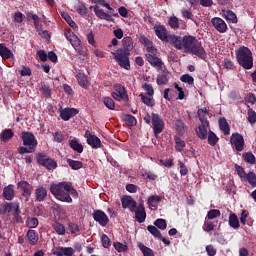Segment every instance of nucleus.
I'll return each instance as SVG.
<instances>
[{"instance_id": "56", "label": "nucleus", "mask_w": 256, "mask_h": 256, "mask_svg": "<svg viewBox=\"0 0 256 256\" xmlns=\"http://www.w3.org/2000/svg\"><path fill=\"white\" fill-rule=\"evenodd\" d=\"M168 24L171 29H178L179 28V18L177 16H171L168 20Z\"/></svg>"}, {"instance_id": "44", "label": "nucleus", "mask_w": 256, "mask_h": 256, "mask_svg": "<svg viewBox=\"0 0 256 256\" xmlns=\"http://www.w3.org/2000/svg\"><path fill=\"white\" fill-rule=\"evenodd\" d=\"M244 181H247L253 188L256 187V174L255 172H248Z\"/></svg>"}, {"instance_id": "10", "label": "nucleus", "mask_w": 256, "mask_h": 256, "mask_svg": "<svg viewBox=\"0 0 256 256\" xmlns=\"http://www.w3.org/2000/svg\"><path fill=\"white\" fill-rule=\"evenodd\" d=\"M92 216L100 227H107L109 225V216L103 210H94Z\"/></svg>"}, {"instance_id": "62", "label": "nucleus", "mask_w": 256, "mask_h": 256, "mask_svg": "<svg viewBox=\"0 0 256 256\" xmlns=\"http://www.w3.org/2000/svg\"><path fill=\"white\" fill-rule=\"evenodd\" d=\"M15 209V202H6L3 205V213H11Z\"/></svg>"}, {"instance_id": "17", "label": "nucleus", "mask_w": 256, "mask_h": 256, "mask_svg": "<svg viewBox=\"0 0 256 256\" xmlns=\"http://www.w3.org/2000/svg\"><path fill=\"white\" fill-rule=\"evenodd\" d=\"M211 23L214 29L218 31V33H227V23H225V20L219 17H216V18H212Z\"/></svg>"}, {"instance_id": "16", "label": "nucleus", "mask_w": 256, "mask_h": 256, "mask_svg": "<svg viewBox=\"0 0 256 256\" xmlns=\"http://www.w3.org/2000/svg\"><path fill=\"white\" fill-rule=\"evenodd\" d=\"M78 113L79 109L66 107L60 110V118L62 119V121H69L70 119H72V117L78 115Z\"/></svg>"}, {"instance_id": "2", "label": "nucleus", "mask_w": 256, "mask_h": 256, "mask_svg": "<svg viewBox=\"0 0 256 256\" xmlns=\"http://www.w3.org/2000/svg\"><path fill=\"white\" fill-rule=\"evenodd\" d=\"M123 48H119L116 52H111L115 61L120 67L129 71L131 69V62L129 61V56L131 51L135 49V42L131 36H125L122 39Z\"/></svg>"}, {"instance_id": "14", "label": "nucleus", "mask_w": 256, "mask_h": 256, "mask_svg": "<svg viewBox=\"0 0 256 256\" xmlns=\"http://www.w3.org/2000/svg\"><path fill=\"white\" fill-rule=\"evenodd\" d=\"M230 143L234 145L236 151H243L245 147V140L243 139V136L239 133L232 134L230 138Z\"/></svg>"}, {"instance_id": "41", "label": "nucleus", "mask_w": 256, "mask_h": 256, "mask_svg": "<svg viewBox=\"0 0 256 256\" xmlns=\"http://www.w3.org/2000/svg\"><path fill=\"white\" fill-rule=\"evenodd\" d=\"M140 97L144 105H147L148 107H153L155 105V99H153V96H148L147 94H140Z\"/></svg>"}, {"instance_id": "37", "label": "nucleus", "mask_w": 256, "mask_h": 256, "mask_svg": "<svg viewBox=\"0 0 256 256\" xmlns=\"http://www.w3.org/2000/svg\"><path fill=\"white\" fill-rule=\"evenodd\" d=\"M40 92L42 93V96L46 99H51L52 90L51 86H49L48 84H42L40 87Z\"/></svg>"}, {"instance_id": "28", "label": "nucleus", "mask_w": 256, "mask_h": 256, "mask_svg": "<svg viewBox=\"0 0 256 256\" xmlns=\"http://www.w3.org/2000/svg\"><path fill=\"white\" fill-rule=\"evenodd\" d=\"M207 129H209V124H200L196 128V134L202 141L207 139Z\"/></svg>"}, {"instance_id": "15", "label": "nucleus", "mask_w": 256, "mask_h": 256, "mask_svg": "<svg viewBox=\"0 0 256 256\" xmlns=\"http://www.w3.org/2000/svg\"><path fill=\"white\" fill-rule=\"evenodd\" d=\"M52 255L55 256H73L75 255V249L73 247L58 246L52 250Z\"/></svg>"}, {"instance_id": "18", "label": "nucleus", "mask_w": 256, "mask_h": 256, "mask_svg": "<svg viewBox=\"0 0 256 256\" xmlns=\"http://www.w3.org/2000/svg\"><path fill=\"white\" fill-rule=\"evenodd\" d=\"M135 213V219L138 221V223H145V219H147V212H145V206L143 205V202L139 203V205L136 207V210H134Z\"/></svg>"}, {"instance_id": "52", "label": "nucleus", "mask_w": 256, "mask_h": 256, "mask_svg": "<svg viewBox=\"0 0 256 256\" xmlns=\"http://www.w3.org/2000/svg\"><path fill=\"white\" fill-rule=\"evenodd\" d=\"M26 225L29 227V229H36V227L39 225V220L35 217H30L26 220Z\"/></svg>"}, {"instance_id": "63", "label": "nucleus", "mask_w": 256, "mask_h": 256, "mask_svg": "<svg viewBox=\"0 0 256 256\" xmlns=\"http://www.w3.org/2000/svg\"><path fill=\"white\" fill-rule=\"evenodd\" d=\"M68 231H70V233H71L72 235H75V234L79 233V231H80L79 225H77V224H75V223H73V222H70V223L68 224Z\"/></svg>"}, {"instance_id": "53", "label": "nucleus", "mask_w": 256, "mask_h": 256, "mask_svg": "<svg viewBox=\"0 0 256 256\" xmlns=\"http://www.w3.org/2000/svg\"><path fill=\"white\" fill-rule=\"evenodd\" d=\"M26 17H27V20L30 21V19H32V21H34V26L36 27H39V16L37 14H33L32 12H26Z\"/></svg>"}, {"instance_id": "38", "label": "nucleus", "mask_w": 256, "mask_h": 256, "mask_svg": "<svg viewBox=\"0 0 256 256\" xmlns=\"http://www.w3.org/2000/svg\"><path fill=\"white\" fill-rule=\"evenodd\" d=\"M61 15H62V19L66 20V22L68 23V25H70L72 29L74 30L79 29V27L77 26V23L73 21V19L67 12H63Z\"/></svg>"}, {"instance_id": "34", "label": "nucleus", "mask_w": 256, "mask_h": 256, "mask_svg": "<svg viewBox=\"0 0 256 256\" xmlns=\"http://www.w3.org/2000/svg\"><path fill=\"white\" fill-rule=\"evenodd\" d=\"M161 203V196L153 195L148 198L147 205L150 209H157V204Z\"/></svg>"}, {"instance_id": "8", "label": "nucleus", "mask_w": 256, "mask_h": 256, "mask_svg": "<svg viewBox=\"0 0 256 256\" xmlns=\"http://www.w3.org/2000/svg\"><path fill=\"white\" fill-rule=\"evenodd\" d=\"M37 164L42 165V167H45L48 171H51L52 169H57V162L51 158H47V155L45 153H38L37 154Z\"/></svg>"}, {"instance_id": "59", "label": "nucleus", "mask_w": 256, "mask_h": 256, "mask_svg": "<svg viewBox=\"0 0 256 256\" xmlns=\"http://www.w3.org/2000/svg\"><path fill=\"white\" fill-rule=\"evenodd\" d=\"M202 229L206 233H210V231H214L215 230V224H213L212 221H205Z\"/></svg>"}, {"instance_id": "32", "label": "nucleus", "mask_w": 256, "mask_h": 256, "mask_svg": "<svg viewBox=\"0 0 256 256\" xmlns=\"http://www.w3.org/2000/svg\"><path fill=\"white\" fill-rule=\"evenodd\" d=\"M228 223L232 229H239V227H241V224L239 223V217H237V214L235 213H231L229 215Z\"/></svg>"}, {"instance_id": "48", "label": "nucleus", "mask_w": 256, "mask_h": 256, "mask_svg": "<svg viewBox=\"0 0 256 256\" xmlns=\"http://www.w3.org/2000/svg\"><path fill=\"white\" fill-rule=\"evenodd\" d=\"M103 103L107 109H110V111H115V101L111 97H105L103 99Z\"/></svg>"}, {"instance_id": "51", "label": "nucleus", "mask_w": 256, "mask_h": 256, "mask_svg": "<svg viewBox=\"0 0 256 256\" xmlns=\"http://www.w3.org/2000/svg\"><path fill=\"white\" fill-rule=\"evenodd\" d=\"M175 149L178 153H181L183 149H185V141H183L180 137L175 138Z\"/></svg>"}, {"instance_id": "60", "label": "nucleus", "mask_w": 256, "mask_h": 256, "mask_svg": "<svg viewBox=\"0 0 256 256\" xmlns=\"http://www.w3.org/2000/svg\"><path fill=\"white\" fill-rule=\"evenodd\" d=\"M52 135L54 137V141L56 143H63V140L65 139V136L61 131L52 132Z\"/></svg>"}, {"instance_id": "9", "label": "nucleus", "mask_w": 256, "mask_h": 256, "mask_svg": "<svg viewBox=\"0 0 256 256\" xmlns=\"http://www.w3.org/2000/svg\"><path fill=\"white\" fill-rule=\"evenodd\" d=\"M17 189H19L22 197H25L26 201H29V197H31V193H33V185L22 180L17 183Z\"/></svg>"}, {"instance_id": "40", "label": "nucleus", "mask_w": 256, "mask_h": 256, "mask_svg": "<svg viewBox=\"0 0 256 256\" xmlns=\"http://www.w3.org/2000/svg\"><path fill=\"white\" fill-rule=\"evenodd\" d=\"M219 142V137H217V134L213 131L208 132V143L211 145V147H215L217 143Z\"/></svg>"}, {"instance_id": "31", "label": "nucleus", "mask_w": 256, "mask_h": 256, "mask_svg": "<svg viewBox=\"0 0 256 256\" xmlns=\"http://www.w3.org/2000/svg\"><path fill=\"white\" fill-rule=\"evenodd\" d=\"M219 129L224 133V135H229L231 133V128L229 127V123L227 122V119L220 118L219 121Z\"/></svg>"}, {"instance_id": "58", "label": "nucleus", "mask_w": 256, "mask_h": 256, "mask_svg": "<svg viewBox=\"0 0 256 256\" xmlns=\"http://www.w3.org/2000/svg\"><path fill=\"white\" fill-rule=\"evenodd\" d=\"M75 10L77 11V13L79 15H86L87 14V6H85V4L79 2L76 6H75Z\"/></svg>"}, {"instance_id": "42", "label": "nucleus", "mask_w": 256, "mask_h": 256, "mask_svg": "<svg viewBox=\"0 0 256 256\" xmlns=\"http://www.w3.org/2000/svg\"><path fill=\"white\" fill-rule=\"evenodd\" d=\"M124 121L128 127H135L137 125V119L131 114H125Z\"/></svg>"}, {"instance_id": "22", "label": "nucleus", "mask_w": 256, "mask_h": 256, "mask_svg": "<svg viewBox=\"0 0 256 256\" xmlns=\"http://www.w3.org/2000/svg\"><path fill=\"white\" fill-rule=\"evenodd\" d=\"M0 57L3 61H7V59H13L15 56L13 51L7 47V44H0Z\"/></svg>"}, {"instance_id": "11", "label": "nucleus", "mask_w": 256, "mask_h": 256, "mask_svg": "<svg viewBox=\"0 0 256 256\" xmlns=\"http://www.w3.org/2000/svg\"><path fill=\"white\" fill-rule=\"evenodd\" d=\"M86 137V143L92 147V149H101L103 147V144L101 143V139L97 137L95 134H91L89 130L85 133Z\"/></svg>"}, {"instance_id": "3", "label": "nucleus", "mask_w": 256, "mask_h": 256, "mask_svg": "<svg viewBox=\"0 0 256 256\" xmlns=\"http://www.w3.org/2000/svg\"><path fill=\"white\" fill-rule=\"evenodd\" d=\"M20 139L23 141L24 146H20L17 149L19 155H25V153H35L37 151V139L35 138V134L32 132H21Z\"/></svg>"}, {"instance_id": "12", "label": "nucleus", "mask_w": 256, "mask_h": 256, "mask_svg": "<svg viewBox=\"0 0 256 256\" xmlns=\"http://www.w3.org/2000/svg\"><path fill=\"white\" fill-rule=\"evenodd\" d=\"M112 97L116 101H129L127 90H125V88L121 84L115 85V92L112 93Z\"/></svg>"}, {"instance_id": "30", "label": "nucleus", "mask_w": 256, "mask_h": 256, "mask_svg": "<svg viewBox=\"0 0 256 256\" xmlns=\"http://www.w3.org/2000/svg\"><path fill=\"white\" fill-rule=\"evenodd\" d=\"M15 137V132H13L12 129H4L2 133L0 134V140L3 141V143H8L11 141V138Z\"/></svg>"}, {"instance_id": "55", "label": "nucleus", "mask_w": 256, "mask_h": 256, "mask_svg": "<svg viewBox=\"0 0 256 256\" xmlns=\"http://www.w3.org/2000/svg\"><path fill=\"white\" fill-rule=\"evenodd\" d=\"M243 159L246 161V163H249L250 165H255V155L251 152H247L243 154Z\"/></svg>"}, {"instance_id": "35", "label": "nucleus", "mask_w": 256, "mask_h": 256, "mask_svg": "<svg viewBox=\"0 0 256 256\" xmlns=\"http://www.w3.org/2000/svg\"><path fill=\"white\" fill-rule=\"evenodd\" d=\"M69 147L76 153H83V144L79 143L75 138L69 140Z\"/></svg>"}, {"instance_id": "61", "label": "nucleus", "mask_w": 256, "mask_h": 256, "mask_svg": "<svg viewBox=\"0 0 256 256\" xmlns=\"http://www.w3.org/2000/svg\"><path fill=\"white\" fill-rule=\"evenodd\" d=\"M234 167H235V169L237 171V175L240 177V179L245 180V178L247 177V174L245 173V169L238 164H235Z\"/></svg>"}, {"instance_id": "7", "label": "nucleus", "mask_w": 256, "mask_h": 256, "mask_svg": "<svg viewBox=\"0 0 256 256\" xmlns=\"http://www.w3.org/2000/svg\"><path fill=\"white\" fill-rule=\"evenodd\" d=\"M154 33L164 43H171V37H176V35H170L169 31L164 25H154Z\"/></svg>"}, {"instance_id": "21", "label": "nucleus", "mask_w": 256, "mask_h": 256, "mask_svg": "<svg viewBox=\"0 0 256 256\" xmlns=\"http://www.w3.org/2000/svg\"><path fill=\"white\" fill-rule=\"evenodd\" d=\"M158 71H161L162 73L157 76V85H167L169 83V71L165 69V66Z\"/></svg>"}, {"instance_id": "23", "label": "nucleus", "mask_w": 256, "mask_h": 256, "mask_svg": "<svg viewBox=\"0 0 256 256\" xmlns=\"http://www.w3.org/2000/svg\"><path fill=\"white\" fill-rule=\"evenodd\" d=\"M35 197L36 201H38L39 203H43V201L47 199V188L43 186L37 187L35 190Z\"/></svg>"}, {"instance_id": "19", "label": "nucleus", "mask_w": 256, "mask_h": 256, "mask_svg": "<svg viewBox=\"0 0 256 256\" xmlns=\"http://www.w3.org/2000/svg\"><path fill=\"white\" fill-rule=\"evenodd\" d=\"M148 63L152 65V67H156V69L159 71L160 69H165V64L163 63V60L161 58L157 57V55H146Z\"/></svg>"}, {"instance_id": "39", "label": "nucleus", "mask_w": 256, "mask_h": 256, "mask_svg": "<svg viewBox=\"0 0 256 256\" xmlns=\"http://www.w3.org/2000/svg\"><path fill=\"white\" fill-rule=\"evenodd\" d=\"M113 247L118 251V253H127L129 251V246H127V243H121V242H114Z\"/></svg>"}, {"instance_id": "64", "label": "nucleus", "mask_w": 256, "mask_h": 256, "mask_svg": "<svg viewBox=\"0 0 256 256\" xmlns=\"http://www.w3.org/2000/svg\"><path fill=\"white\" fill-rule=\"evenodd\" d=\"M248 121L251 125H255L256 122V112L253 109L248 110Z\"/></svg>"}, {"instance_id": "49", "label": "nucleus", "mask_w": 256, "mask_h": 256, "mask_svg": "<svg viewBox=\"0 0 256 256\" xmlns=\"http://www.w3.org/2000/svg\"><path fill=\"white\" fill-rule=\"evenodd\" d=\"M147 230L149 231V233H151V235H153V237H155L156 239H161V231H159V229H157V227L153 226V225H149L147 226Z\"/></svg>"}, {"instance_id": "24", "label": "nucleus", "mask_w": 256, "mask_h": 256, "mask_svg": "<svg viewBox=\"0 0 256 256\" xmlns=\"http://www.w3.org/2000/svg\"><path fill=\"white\" fill-rule=\"evenodd\" d=\"M3 196L7 201H13L15 197V186L9 184L3 189Z\"/></svg>"}, {"instance_id": "46", "label": "nucleus", "mask_w": 256, "mask_h": 256, "mask_svg": "<svg viewBox=\"0 0 256 256\" xmlns=\"http://www.w3.org/2000/svg\"><path fill=\"white\" fill-rule=\"evenodd\" d=\"M138 247L144 256H155V252H153V249L145 246L144 244L140 243Z\"/></svg>"}, {"instance_id": "6", "label": "nucleus", "mask_w": 256, "mask_h": 256, "mask_svg": "<svg viewBox=\"0 0 256 256\" xmlns=\"http://www.w3.org/2000/svg\"><path fill=\"white\" fill-rule=\"evenodd\" d=\"M151 125L155 137H159L160 133H163L165 129V121H163V118L157 113H152Z\"/></svg>"}, {"instance_id": "1", "label": "nucleus", "mask_w": 256, "mask_h": 256, "mask_svg": "<svg viewBox=\"0 0 256 256\" xmlns=\"http://www.w3.org/2000/svg\"><path fill=\"white\" fill-rule=\"evenodd\" d=\"M171 45L178 49L179 51H184V53H191V55H195L199 57V59H207V51L203 47V44L195 36L185 35L181 36H172Z\"/></svg>"}, {"instance_id": "25", "label": "nucleus", "mask_w": 256, "mask_h": 256, "mask_svg": "<svg viewBox=\"0 0 256 256\" xmlns=\"http://www.w3.org/2000/svg\"><path fill=\"white\" fill-rule=\"evenodd\" d=\"M197 115L202 125H209V120H207V115H209V110L207 108H199Z\"/></svg>"}, {"instance_id": "57", "label": "nucleus", "mask_w": 256, "mask_h": 256, "mask_svg": "<svg viewBox=\"0 0 256 256\" xmlns=\"http://www.w3.org/2000/svg\"><path fill=\"white\" fill-rule=\"evenodd\" d=\"M142 87L144 91H146L145 95H147L148 97H153V95H155V90L153 89V86L151 84L145 83Z\"/></svg>"}, {"instance_id": "13", "label": "nucleus", "mask_w": 256, "mask_h": 256, "mask_svg": "<svg viewBox=\"0 0 256 256\" xmlns=\"http://www.w3.org/2000/svg\"><path fill=\"white\" fill-rule=\"evenodd\" d=\"M69 43L72 45V47L75 49L76 53L80 55L81 57L87 56V51L83 49L81 39H79V36L76 34L72 35V39L69 40Z\"/></svg>"}, {"instance_id": "20", "label": "nucleus", "mask_w": 256, "mask_h": 256, "mask_svg": "<svg viewBox=\"0 0 256 256\" xmlns=\"http://www.w3.org/2000/svg\"><path fill=\"white\" fill-rule=\"evenodd\" d=\"M121 203L123 209H129L132 213H134L137 207V202L133 200V198H131L130 196L122 198Z\"/></svg>"}, {"instance_id": "50", "label": "nucleus", "mask_w": 256, "mask_h": 256, "mask_svg": "<svg viewBox=\"0 0 256 256\" xmlns=\"http://www.w3.org/2000/svg\"><path fill=\"white\" fill-rule=\"evenodd\" d=\"M224 15L227 21H231V23H237V14H235L232 10H227Z\"/></svg>"}, {"instance_id": "5", "label": "nucleus", "mask_w": 256, "mask_h": 256, "mask_svg": "<svg viewBox=\"0 0 256 256\" xmlns=\"http://www.w3.org/2000/svg\"><path fill=\"white\" fill-rule=\"evenodd\" d=\"M236 59L243 69H253V53L249 48L240 47L236 53Z\"/></svg>"}, {"instance_id": "26", "label": "nucleus", "mask_w": 256, "mask_h": 256, "mask_svg": "<svg viewBox=\"0 0 256 256\" xmlns=\"http://www.w3.org/2000/svg\"><path fill=\"white\" fill-rule=\"evenodd\" d=\"M76 79H77V82L80 85V87H82L83 89H88L89 88V78L87 77V75H85L84 73L79 72L76 75Z\"/></svg>"}, {"instance_id": "29", "label": "nucleus", "mask_w": 256, "mask_h": 256, "mask_svg": "<svg viewBox=\"0 0 256 256\" xmlns=\"http://www.w3.org/2000/svg\"><path fill=\"white\" fill-rule=\"evenodd\" d=\"M93 9L95 15L98 16L99 19H104L105 21H113L111 15L107 14L105 11H103V9H100L98 5H95Z\"/></svg>"}, {"instance_id": "45", "label": "nucleus", "mask_w": 256, "mask_h": 256, "mask_svg": "<svg viewBox=\"0 0 256 256\" xmlns=\"http://www.w3.org/2000/svg\"><path fill=\"white\" fill-rule=\"evenodd\" d=\"M217 217H221V210L219 209H211L206 215V219H208L209 221L217 219Z\"/></svg>"}, {"instance_id": "54", "label": "nucleus", "mask_w": 256, "mask_h": 256, "mask_svg": "<svg viewBox=\"0 0 256 256\" xmlns=\"http://www.w3.org/2000/svg\"><path fill=\"white\" fill-rule=\"evenodd\" d=\"M180 81L182 83H187L188 85H194L195 84V79L193 78V76L189 75V74H184L180 77Z\"/></svg>"}, {"instance_id": "4", "label": "nucleus", "mask_w": 256, "mask_h": 256, "mask_svg": "<svg viewBox=\"0 0 256 256\" xmlns=\"http://www.w3.org/2000/svg\"><path fill=\"white\" fill-rule=\"evenodd\" d=\"M68 189H70L69 182H59L50 186V193L62 203H73V198L67 192Z\"/></svg>"}, {"instance_id": "43", "label": "nucleus", "mask_w": 256, "mask_h": 256, "mask_svg": "<svg viewBox=\"0 0 256 256\" xmlns=\"http://www.w3.org/2000/svg\"><path fill=\"white\" fill-rule=\"evenodd\" d=\"M52 228L56 231L57 235H65V226L60 222H53Z\"/></svg>"}, {"instance_id": "33", "label": "nucleus", "mask_w": 256, "mask_h": 256, "mask_svg": "<svg viewBox=\"0 0 256 256\" xmlns=\"http://www.w3.org/2000/svg\"><path fill=\"white\" fill-rule=\"evenodd\" d=\"M15 209L13 210V221L14 223H23V217L21 216V209L19 203L15 202Z\"/></svg>"}, {"instance_id": "27", "label": "nucleus", "mask_w": 256, "mask_h": 256, "mask_svg": "<svg viewBox=\"0 0 256 256\" xmlns=\"http://www.w3.org/2000/svg\"><path fill=\"white\" fill-rule=\"evenodd\" d=\"M26 237L32 246H35L37 243H39V233H37L35 230H28Z\"/></svg>"}, {"instance_id": "47", "label": "nucleus", "mask_w": 256, "mask_h": 256, "mask_svg": "<svg viewBox=\"0 0 256 256\" xmlns=\"http://www.w3.org/2000/svg\"><path fill=\"white\" fill-rule=\"evenodd\" d=\"M154 225L158 229H161V231H165V229H167V220L163 218H158L154 221Z\"/></svg>"}, {"instance_id": "36", "label": "nucleus", "mask_w": 256, "mask_h": 256, "mask_svg": "<svg viewBox=\"0 0 256 256\" xmlns=\"http://www.w3.org/2000/svg\"><path fill=\"white\" fill-rule=\"evenodd\" d=\"M66 162L73 171H79V169H83V162L81 161L68 158Z\"/></svg>"}]
</instances>
